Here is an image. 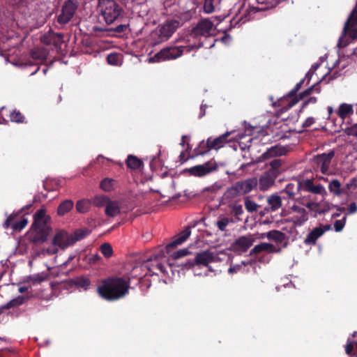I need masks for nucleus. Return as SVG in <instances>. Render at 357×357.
Segmentation results:
<instances>
[{"mask_svg": "<svg viewBox=\"0 0 357 357\" xmlns=\"http://www.w3.org/2000/svg\"><path fill=\"white\" fill-rule=\"evenodd\" d=\"M345 195L350 196L351 194L357 189V178H351L344 185Z\"/></svg>", "mask_w": 357, "mask_h": 357, "instance_id": "obj_44", "label": "nucleus"}, {"mask_svg": "<svg viewBox=\"0 0 357 357\" xmlns=\"http://www.w3.org/2000/svg\"><path fill=\"white\" fill-rule=\"evenodd\" d=\"M260 207L257 203L251 200L248 197L245 198V208L249 213H254L258 211Z\"/></svg>", "mask_w": 357, "mask_h": 357, "instance_id": "obj_46", "label": "nucleus"}, {"mask_svg": "<svg viewBox=\"0 0 357 357\" xmlns=\"http://www.w3.org/2000/svg\"><path fill=\"white\" fill-rule=\"evenodd\" d=\"M287 149L280 145H275L268 149L263 154L262 158L264 159H269L271 158H275L285 155Z\"/></svg>", "mask_w": 357, "mask_h": 357, "instance_id": "obj_25", "label": "nucleus"}, {"mask_svg": "<svg viewBox=\"0 0 357 357\" xmlns=\"http://www.w3.org/2000/svg\"><path fill=\"white\" fill-rule=\"evenodd\" d=\"M331 229L330 225H325L314 228L304 240L305 245H315L317 240L321 237L326 231Z\"/></svg>", "mask_w": 357, "mask_h": 357, "instance_id": "obj_16", "label": "nucleus"}, {"mask_svg": "<svg viewBox=\"0 0 357 357\" xmlns=\"http://www.w3.org/2000/svg\"><path fill=\"white\" fill-rule=\"evenodd\" d=\"M267 203L268 208L266 207V211H276L282 206V197L275 194L271 195L267 197Z\"/></svg>", "mask_w": 357, "mask_h": 357, "instance_id": "obj_29", "label": "nucleus"}, {"mask_svg": "<svg viewBox=\"0 0 357 357\" xmlns=\"http://www.w3.org/2000/svg\"><path fill=\"white\" fill-rule=\"evenodd\" d=\"M241 196L246 195L255 189L258 185V179L256 177L249 178L238 181L235 183Z\"/></svg>", "mask_w": 357, "mask_h": 357, "instance_id": "obj_15", "label": "nucleus"}, {"mask_svg": "<svg viewBox=\"0 0 357 357\" xmlns=\"http://www.w3.org/2000/svg\"><path fill=\"white\" fill-rule=\"evenodd\" d=\"M4 227H10L15 231H20L22 229V215L20 213L10 215L6 220Z\"/></svg>", "mask_w": 357, "mask_h": 357, "instance_id": "obj_20", "label": "nucleus"}, {"mask_svg": "<svg viewBox=\"0 0 357 357\" xmlns=\"http://www.w3.org/2000/svg\"><path fill=\"white\" fill-rule=\"evenodd\" d=\"M47 55V52L45 50L37 48L31 51V56L34 59L44 60Z\"/></svg>", "mask_w": 357, "mask_h": 357, "instance_id": "obj_50", "label": "nucleus"}, {"mask_svg": "<svg viewBox=\"0 0 357 357\" xmlns=\"http://www.w3.org/2000/svg\"><path fill=\"white\" fill-rule=\"evenodd\" d=\"M345 132L349 136H354L357 137V123L345 129Z\"/></svg>", "mask_w": 357, "mask_h": 357, "instance_id": "obj_61", "label": "nucleus"}, {"mask_svg": "<svg viewBox=\"0 0 357 357\" xmlns=\"http://www.w3.org/2000/svg\"><path fill=\"white\" fill-rule=\"evenodd\" d=\"M254 238L252 236H243L237 238L234 241V245L240 249L241 251L245 252L252 246L254 242Z\"/></svg>", "mask_w": 357, "mask_h": 357, "instance_id": "obj_30", "label": "nucleus"}, {"mask_svg": "<svg viewBox=\"0 0 357 357\" xmlns=\"http://www.w3.org/2000/svg\"><path fill=\"white\" fill-rule=\"evenodd\" d=\"M9 116L10 121L13 122L20 123L22 119V115L20 111L13 110L10 112Z\"/></svg>", "mask_w": 357, "mask_h": 357, "instance_id": "obj_56", "label": "nucleus"}, {"mask_svg": "<svg viewBox=\"0 0 357 357\" xmlns=\"http://www.w3.org/2000/svg\"><path fill=\"white\" fill-rule=\"evenodd\" d=\"M317 101L316 97H310L305 101H304L302 104L301 108L303 109L307 107L309 104H315Z\"/></svg>", "mask_w": 357, "mask_h": 357, "instance_id": "obj_63", "label": "nucleus"}, {"mask_svg": "<svg viewBox=\"0 0 357 357\" xmlns=\"http://www.w3.org/2000/svg\"><path fill=\"white\" fill-rule=\"evenodd\" d=\"M305 206L310 211H314L319 214L324 213L325 212L328 211V208H321V205L319 203L308 202Z\"/></svg>", "mask_w": 357, "mask_h": 357, "instance_id": "obj_45", "label": "nucleus"}, {"mask_svg": "<svg viewBox=\"0 0 357 357\" xmlns=\"http://www.w3.org/2000/svg\"><path fill=\"white\" fill-rule=\"evenodd\" d=\"M321 180H322L321 178L303 180L301 182V190L314 195H321L324 198L328 193L325 187L320 183Z\"/></svg>", "mask_w": 357, "mask_h": 357, "instance_id": "obj_8", "label": "nucleus"}, {"mask_svg": "<svg viewBox=\"0 0 357 357\" xmlns=\"http://www.w3.org/2000/svg\"><path fill=\"white\" fill-rule=\"evenodd\" d=\"M301 190V182L297 185L289 183L286 187L280 192L282 199H291L296 200V195Z\"/></svg>", "mask_w": 357, "mask_h": 357, "instance_id": "obj_21", "label": "nucleus"}, {"mask_svg": "<svg viewBox=\"0 0 357 357\" xmlns=\"http://www.w3.org/2000/svg\"><path fill=\"white\" fill-rule=\"evenodd\" d=\"M335 156V151L331 150L328 153L319 154L313 158V162L316 167L321 171V173L326 174L329 171L331 160Z\"/></svg>", "mask_w": 357, "mask_h": 357, "instance_id": "obj_11", "label": "nucleus"}, {"mask_svg": "<svg viewBox=\"0 0 357 357\" xmlns=\"http://www.w3.org/2000/svg\"><path fill=\"white\" fill-rule=\"evenodd\" d=\"M77 8V3L73 0H67L61 8V13L57 17V22L60 24L68 23L75 15Z\"/></svg>", "mask_w": 357, "mask_h": 357, "instance_id": "obj_9", "label": "nucleus"}, {"mask_svg": "<svg viewBox=\"0 0 357 357\" xmlns=\"http://www.w3.org/2000/svg\"><path fill=\"white\" fill-rule=\"evenodd\" d=\"M291 211L294 213H298V215H308L307 211L303 208V207H301L298 205H296V204H294L291 208Z\"/></svg>", "mask_w": 357, "mask_h": 357, "instance_id": "obj_59", "label": "nucleus"}, {"mask_svg": "<svg viewBox=\"0 0 357 357\" xmlns=\"http://www.w3.org/2000/svg\"><path fill=\"white\" fill-rule=\"evenodd\" d=\"M127 167L131 169H140L143 165V162L137 157L129 155L126 159Z\"/></svg>", "mask_w": 357, "mask_h": 357, "instance_id": "obj_36", "label": "nucleus"}, {"mask_svg": "<svg viewBox=\"0 0 357 357\" xmlns=\"http://www.w3.org/2000/svg\"><path fill=\"white\" fill-rule=\"evenodd\" d=\"M190 229L189 227L185 228L183 231H182L180 234L175 236L172 242L169 243L166 247V251L167 254H170L172 250L174 249L176 246L182 244L184 241L187 240V238L190 235Z\"/></svg>", "mask_w": 357, "mask_h": 357, "instance_id": "obj_18", "label": "nucleus"}, {"mask_svg": "<svg viewBox=\"0 0 357 357\" xmlns=\"http://www.w3.org/2000/svg\"><path fill=\"white\" fill-rule=\"evenodd\" d=\"M213 252L207 250L202 252H197L192 258L188 259L179 264L182 266V269H190L195 266H208L211 263Z\"/></svg>", "mask_w": 357, "mask_h": 357, "instance_id": "obj_7", "label": "nucleus"}, {"mask_svg": "<svg viewBox=\"0 0 357 357\" xmlns=\"http://www.w3.org/2000/svg\"><path fill=\"white\" fill-rule=\"evenodd\" d=\"M73 283L77 287L86 290L91 284V280L86 277L80 276L76 278Z\"/></svg>", "mask_w": 357, "mask_h": 357, "instance_id": "obj_40", "label": "nucleus"}, {"mask_svg": "<svg viewBox=\"0 0 357 357\" xmlns=\"http://www.w3.org/2000/svg\"><path fill=\"white\" fill-rule=\"evenodd\" d=\"M213 27L214 24L209 19H202L192 29L191 35L194 37L209 36Z\"/></svg>", "mask_w": 357, "mask_h": 357, "instance_id": "obj_13", "label": "nucleus"}, {"mask_svg": "<svg viewBox=\"0 0 357 357\" xmlns=\"http://www.w3.org/2000/svg\"><path fill=\"white\" fill-rule=\"evenodd\" d=\"M121 212L120 206L117 202L109 200L105 206V213L109 217H115Z\"/></svg>", "mask_w": 357, "mask_h": 357, "instance_id": "obj_31", "label": "nucleus"}, {"mask_svg": "<svg viewBox=\"0 0 357 357\" xmlns=\"http://www.w3.org/2000/svg\"><path fill=\"white\" fill-rule=\"evenodd\" d=\"M216 0H204L203 10L206 14L212 13L215 11V3Z\"/></svg>", "mask_w": 357, "mask_h": 357, "instance_id": "obj_52", "label": "nucleus"}, {"mask_svg": "<svg viewBox=\"0 0 357 357\" xmlns=\"http://www.w3.org/2000/svg\"><path fill=\"white\" fill-rule=\"evenodd\" d=\"M50 217L46 215V210L40 208L33 215V223L29 238L33 243L45 242L52 231Z\"/></svg>", "mask_w": 357, "mask_h": 357, "instance_id": "obj_3", "label": "nucleus"}, {"mask_svg": "<svg viewBox=\"0 0 357 357\" xmlns=\"http://www.w3.org/2000/svg\"><path fill=\"white\" fill-rule=\"evenodd\" d=\"M74 203L71 199H66L63 201L57 208V214L63 216L68 213L73 208Z\"/></svg>", "mask_w": 357, "mask_h": 357, "instance_id": "obj_35", "label": "nucleus"}, {"mask_svg": "<svg viewBox=\"0 0 357 357\" xmlns=\"http://www.w3.org/2000/svg\"><path fill=\"white\" fill-rule=\"evenodd\" d=\"M128 24H121L114 28H102L98 26H94L93 27V31L96 35L99 36V33L109 32L113 31L117 33H124L128 28Z\"/></svg>", "mask_w": 357, "mask_h": 357, "instance_id": "obj_28", "label": "nucleus"}, {"mask_svg": "<svg viewBox=\"0 0 357 357\" xmlns=\"http://www.w3.org/2000/svg\"><path fill=\"white\" fill-rule=\"evenodd\" d=\"M229 222H233V220L225 217L220 218L216 222V225L219 230L225 231Z\"/></svg>", "mask_w": 357, "mask_h": 357, "instance_id": "obj_53", "label": "nucleus"}, {"mask_svg": "<svg viewBox=\"0 0 357 357\" xmlns=\"http://www.w3.org/2000/svg\"><path fill=\"white\" fill-rule=\"evenodd\" d=\"M130 288L129 276H112L102 280L97 288L98 295L107 301H114L124 298Z\"/></svg>", "mask_w": 357, "mask_h": 357, "instance_id": "obj_1", "label": "nucleus"}, {"mask_svg": "<svg viewBox=\"0 0 357 357\" xmlns=\"http://www.w3.org/2000/svg\"><path fill=\"white\" fill-rule=\"evenodd\" d=\"M180 22L176 20H169L159 26L152 32L151 37L155 43L167 40L179 27Z\"/></svg>", "mask_w": 357, "mask_h": 357, "instance_id": "obj_6", "label": "nucleus"}, {"mask_svg": "<svg viewBox=\"0 0 357 357\" xmlns=\"http://www.w3.org/2000/svg\"><path fill=\"white\" fill-rule=\"evenodd\" d=\"M293 220L296 225L301 226L308 220V215H295L293 217Z\"/></svg>", "mask_w": 357, "mask_h": 357, "instance_id": "obj_57", "label": "nucleus"}, {"mask_svg": "<svg viewBox=\"0 0 357 357\" xmlns=\"http://www.w3.org/2000/svg\"><path fill=\"white\" fill-rule=\"evenodd\" d=\"M109 198L105 195H97L91 199V204L96 207L105 206Z\"/></svg>", "mask_w": 357, "mask_h": 357, "instance_id": "obj_41", "label": "nucleus"}, {"mask_svg": "<svg viewBox=\"0 0 357 357\" xmlns=\"http://www.w3.org/2000/svg\"><path fill=\"white\" fill-rule=\"evenodd\" d=\"M345 221H346V216H344L342 220H337L334 222V228L335 231H341L344 225H345Z\"/></svg>", "mask_w": 357, "mask_h": 357, "instance_id": "obj_58", "label": "nucleus"}, {"mask_svg": "<svg viewBox=\"0 0 357 357\" xmlns=\"http://www.w3.org/2000/svg\"><path fill=\"white\" fill-rule=\"evenodd\" d=\"M22 304V297L18 296L10 301L6 305L1 306V309L7 310L11 308H15Z\"/></svg>", "mask_w": 357, "mask_h": 357, "instance_id": "obj_47", "label": "nucleus"}, {"mask_svg": "<svg viewBox=\"0 0 357 357\" xmlns=\"http://www.w3.org/2000/svg\"><path fill=\"white\" fill-rule=\"evenodd\" d=\"M238 197H241V195L236 185L234 183L224 192L223 195L222 196V203L224 204H227Z\"/></svg>", "mask_w": 357, "mask_h": 357, "instance_id": "obj_27", "label": "nucleus"}, {"mask_svg": "<svg viewBox=\"0 0 357 357\" xmlns=\"http://www.w3.org/2000/svg\"><path fill=\"white\" fill-rule=\"evenodd\" d=\"M277 178L267 173L266 172H264L258 179V185L259 189L261 191H266L271 187H272L275 181Z\"/></svg>", "mask_w": 357, "mask_h": 357, "instance_id": "obj_22", "label": "nucleus"}, {"mask_svg": "<svg viewBox=\"0 0 357 357\" xmlns=\"http://www.w3.org/2000/svg\"><path fill=\"white\" fill-rule=\"evenodd\" d=\"M280 251L276 247L268 243H261L255 245L250 252V255L253 256L261 252H266L267 254L275 253Z\"/></svg>", "mask_w": 357, "mask_h": 357, "instance_id": "obj_23", "label": "nucleus"}, {"mask_svg": "<svg viewBox=\"0 0 357 357\" xmlns=\"http://www.w3.org/2000/svg\"><path fill=\"white\" fill-rule=\"evenodd\" d=\"M357 40V8L350 14L344 24L342 33L337 43L339 48L347 47L351 40Z\"/></svg>", "mask_w": 357, "mask_h": 357, "instance_id": "obj_5", "label": "nucleus"}, {"mask_svg": "<svg viewBox=\"0 0 357 357\" xmlns=\"http://www.w3.org/2000/svg\"><path fill=\"white\" fill-rule=\"evenodd\" d=\"M324 181L328 183V190L335 197H340L345 195L344 185L342 186L341 182L337 178H332L328 180L321 177Z\"/></svg>", "mask_w": 357, "mask_h": 357, "instance_id": "obj_19", "label": "nucleus"}, {"mask_svg": "<svg viewBox=\"0 0 357 357\" xmlns=\"http://www.w3.org/2000/svg\"><path fill=\"white\" fill-rule=\"evenodd\" d=\"M108 63L111 65H116L119 61V55L117 54H109L107 56Z\"/></svg>", "mask_w": 357, "mask_h": 357, "instance_id": "obj_62", "label": "nucleus"}, {"mask_svg": "<svg viewBox=\"0 0 357 357\" xmlns=\"http://www.w3.org/2000/svg\"><path fill=\"white\" fill-rule=\"evenodd\" d=\"M284 163V162L282 159L275 158L269 162V168L266 172L278 178L283 171L282 165Z\"/></svg>", "mask_w": 357, "mask_h": 357, "instance_id": "obj_24", "label": "nucleus"}, {"mask_svg": "<svg viewBox=\"0 0 357 357\" xmlns=\"http://www.w3.org/2000/svg\"><path fill=\"white\" fill-rule=\"evenodd\" d=\"M266 236L269 240H273L278 243H282L285 238V234L278 230H271L266 234H262L261 238Z\"/></svg>", "mask_w": 357, "mask_h": 357, "instance_id": "obj_34", "label": "nucleus"}, {"mask_svg": "<svg viewBox=\"0 0 357 357\" xmlns=\"http://www.w3.org/2000/svg\"><path fill=\"white\" fill-rule=\"evenodd\" d=\"M90 234L88 229H80L75 230L71 235V243L75 244L77 241H80L86 237Z\"/></svg>", "mask_w": 357, "mask_h": 357, "instance_id": "obj_37", "label": "nucleus"}, {"mask_svg": "<svg viewBox=\"0 0 357 357\" xmlns=\"http://www.w3.org/2000/svg\"><path fill=\"white\" fill-rule=\"evenodd\" d=\"M210 144L208 143V139L205 142L204 140H202L199 146L195 149V152L197 155H203L206 153H207L210 150H211V148H209Z\"/></svg>", "mask_w": 357, "mask_h": 357, "instance_id": "obj_43", "label": "nucleus"}, {"mask_svg": "<svg viewBox=\"0 0 357 357\" xmlns=\"http://www.w3.org/2000/svg\"><path fill=\"white\" fill-rule=\"evenodd\" d=\"M101 253L106 257L109 258L113 255V249L111 245L108 243H105L100 245V248Z\"/></svg>", "mask_w": 357, "mask_h": 357, "instance_id": "obj_51", "label": "nucleus"}, {"mask_svg": "<svg viewBox=\"0 0 357 357\" xmlns=\"http://www.w3.org/2000/svg\"><path fill=\"white\" fill-rule=\"evenodd\" d=\"M304 82L305 79H302L295 85L294 89H291L288 94L280 98L277 102L273 103V106L280 107V109L278 111L280 113L286 112L298 103L299 100L310 96L312 92L314 91L317 93L321 92V87L319 86V83L317 82L297 96V93L301 89Z\"/></svg>", "mask_w": 357, "mask_h": 357, "instance_id": "obj_2", "label": "nucleus"}, {"mask_svg": "<svg viewBox=\"0 0 357 357\" xmlns=\"http://www.w3.org/2000/svg\"><path fill=\"white\" fill-rule=\"evenodd\" d=\"M353 113L354 109L352 105L347 103H342L337 111L338 116L342 120H344L347 116L353 114Z\"/></svg>", "mask_w": 357, "mask_h": 357, "instance_id": "obj_33", "label": "nucleus"}, {"mask_svg": "<svg viewBox=\"0 0 357 357\" xmlns=\"http://www.w3.org/2000/svg\"><path fill=\"white\" fill-rule=\"evenodd\" d=\"M191 252L188 250V248H184V249H181V250H179L176 252H175L173 255H172V257L174 260H176L175 262L174 263H169L168 264V266L169 268L171 269V271L173 272L174 270H173V267L174 266H181L180 264L182 261L179 262L178 260L185 257V256H187V255H190Z\"/></svg>", "mask_w": 357, "mask_h": 357, "instance_id": "obj_32", "label": "nucleus"}, {"mask_svg": "<svg viewBox=\"0 0 357 357\" xmlns=\"http://www.w3.org/2000/svg\"><path fill=\"white\" fill-rule=\"evenodd\" d=\"M228 257V254L225 250H221L218 252H213L211 263L222 261Z\"/></svg>", "mask_w": 357, "mask_h": 357, "instance_id": "obj_49", "label": "nucleus"}, {"mask_svg": "<svg viewBox=\"0 0 357 357\" xmlns=\"http://www.w3.org/2000/svg\"><path fill=\"white\" fill-rule=\"evenodd\" d=\"M71 235L64 230H57L52 238V244L59 249L65 250L73 245Z\"/></svg>", "mask_w": 357, "mask_h": 357, "instance_id": "obj_14", "label": "nucleus"}, {"mask_svg": "<svg viewBox=\"0 0 357 357\" xmlns=\"http://www.w3.org/2000/svg\"><path fill=\"white\" fill-rule=\"evenodd\" d=\"M241 269V264H236L234 266H231L228 269V273L229 274H234L236 273Z\"/></svg>", "mask_w": 357, "mask_h": 357, "instance_id": "obj_64", "label": "nucleus"}, {"mask_svg": "<svg viewBox=\"0 0 357 357\" xmlns=\"http://www.w3.org/2000/svg\"><path fill=\"white\" fill-rule=\"evenodd\" d=\"M43 251L44 253H46L48 255H52L58 252L59 248L55 245H53L52 243V245H50L48 248H44Z\"/></svg>", "mask_w": 357, "mask_h": 357, "instance_id": "obj_60", "label": "nucleus"}, {"mask_svg": "<svg viewBox=\"0 0 357 357\" xmlns=\"http://www.w3.org/2000/svg\"><path fill=\"white\" fill-rule=\"evenodd\" d=\"M185 47L169 46L161 50L155 54L159 61L176 59L183 54Z\"/></svg>", "mask_w": 357, "mask_h": 357, "instance_id": "obj_12", "label": "nucleus"}, {"mask_svg": "<svg viewBox=\"0 0 357 357\" xmlns=\"http://www.w3.org/2000/svg\"><path fill=\"white\" fill-rule=\"evenodd\" d=\"M228 206H229V208L231 209V213L236 217H239V216L242 215L244 213L243 206L241 204H238L236 203H231V204H229Z\"/></svg>", "mask_w": 357, "mask_h": 357, "instance_id": "obj_48", "label": "nucleus"}, {"mask_svg": "<svg viewBox=\"0 0 357 357\" xmlns=\"http://www.w3.org/2000/svg\"><path fill=\"white\" fill-rule=\"evenodd\" d=\"M42 42L46 45H52L55 49H60L63 43V35L62 33H54L49 32L41 38Z\"/></svg>", "mask_w": 357, "mask_h": 357, "instance_id": "obj_17", "label": "nucleus"}, {"mask_svg": "<svg viewBox=\"0 0 357 357\" xmlns=\"http://www.w3.org/2000/svg\"><path fill=\"white\" fill-rule=\"evenodd\" d=\"M231 132H226L222 135L213 139L212 137H208V141L210 144L209 148L211 149H218L223 146V145L228 142L227 137L231 135Z\"/></svg>", "mask_w": 357, "mask_h": 357, "instance_id": "obj_26", "label": "nucleus"}, {"mask_svg": "<svg viewBox=\"0 0 357 357\" xmlns=\"http://www.w3.org/2000/svg\"><path fill=\"white\" fill-rule=\"evenodd\" d=\"M116 183V181L112 178H105L100 182V187L104 191L109 192L114 189Z\"/></svg>", "mask_w": 357, "mask_h": 357, "instance_id": "obj_39", "label": "nucleus"}, {"mask_svg": "<svg viewBox=\"0 0 357 357\" xmlns=\"http://www.w3.org/2000/svg\"><path fill=\"white\" fill-rule=\"evenodd\" d=\"M147 266H148V271H149V273H150V275H154V274L155 275H158V273H156L155 271V270H158V271H159L160 273H162L163 274L167 273L166 268L161 263L153 262V263H151V266L147 265Z\"/></svg>", "mask_w": 357, "mask_h": 357, "instance_id": "obj_42", "label": "nucleus"}, {"mask_svg": "<svg viewBox=\"0 0 357 357\" xmlns=\"http://www.w3.org/2000/svg\"><path fill=\"white\" fill-rule=\"evenodd\" d=\"M218 164L214 160H211L203 165H198L190 167L188 169L190 174L195 176H204L213 172L217 171Z\"/></svg>", "mask_w": 357, "mask_h": 357, "instance_id": "obj_10", "label": "nucleus"}, {"mask_svg": "<svg viewBox=\"0 0 357 357\" xmlns=\"http://www.w3.org/2000/svg\"><path fill=\"white\" fill-rule=\"evenodd\" d=\"M97 12L107 25L119 20L124 13L123 8L115 0H98Z\"/></svg>", "mask_w": 357, "mask_h": 357, "instance_id": "obj_4", "label": "nucleus"}, {"mask_svg": "<svg viewBox=\"0 0 357 357\" xmlns=\"http://www.w3.org/2000/svg\"><path fill=\"white\" fill-rule=\"evenodd\" d=\"M91 202L89 199H81L76 203V211L79 213H86L91 208Z\"/></svg>", "mask_w": 357, "mask_h": 357, "instance_id": "obj_38", "label": "nucleus"}, {"mask_svg": "<svg viewBox=\"0 0 357 357\" xmlns=\"http://www.w3.org/2000/svg\"><path fill=\"white\" fill-rule=\"evenodd\" d=\"M48 273H38L36 275H33L32 277H29V280H31L32 283L33 284H40L41 282L47 279Z\"/></svg>", "mask_w": 357, "mask_h": 357, "instance_id": "obj_54", "label": "nucleus"}, {"mask_svg": "<svg viewBox=\"0 0 357 357\" xmlns=\"http://www.w3.org/2000/svg\"><path fill=\"white\" fill-rule=\"evenodd\" d=\"M355 343H356V341H351V340H348L347 342L345 345V353L350 357L356 356V353L354 352V348L355 346Z\"/></svg>", "mask_w": 357, "mask_h": 357, "instance_id": "obj_55", "label": "nucleus"}]
</instances>
